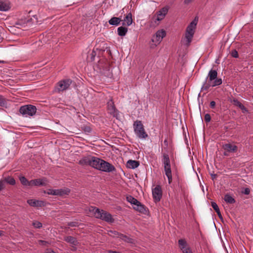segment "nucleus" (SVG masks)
Wrapping results in <instances>:
<instances>
[{
    "mask_svg": "<svg viewBox=\"0 0 253 253\" xmlns=\"http://www.w3.org/2000/svg\"><path fill=\"white\" fill-rule=\"evenodd\" d=\"M250 190L249 188H246L244 190V193L246 195H248L250 194Z\"/></svg>",
    "mask_w": 253,
    "mask_h": 253,
    "instance_id": "de8ad7c7",
    "label": "nucleus"
},
{
    "mask_svg": "<svg viewBox=\"0 0 253 253\" xmlns=\"http://www.w3.org/2000/svg\"><path fill=\"white\" fill-rule=\"evenodd\" d=\"M240 108L242 110L243 113L248 112L247 109L243 105L240 106Z\"/></svg>",
    "mask_w": 253,
    "mask_h": 253,
    "instance_id": "a18cd8bd",
    "label": "nucleus"
},
{
    "mask_svg": "<svg viewBox=\"0 0 253 253\" xmlns=\"http://www.w3.org/2000/svg\"><path fill=\"white\" fill-rule=\"evenodd\" d=\"M0 106L3 107H7V100L3 97V96L0 95Z\"/></svg>",
    "mask_w": 253,
    "mask_h": 253,
    "instance_id": "2f4dec72",
    "label": "nucleus"
},
{
    "mask_svg": "<svg viewBox=\"0 0 253 253\" xmlns=\"http://www.w3.org/2000/svg\"><path fill=\"white\" fill-rule=\"evenodd\" d=\"M45 193L48 195H56V189H48Z\"/></svg>",
    "mask_w": 253,
    "mask_h": 253,
    "instance_id": "e433bc0d",
    "label": "nucleus"
},
{
    "mask_svg": "<svg viewBox=\"0 0 253 253\" xmlns=\"http://www.w3.org/2000/svg\"><path fill=\"white\" fill-rule=\"evenodd\" d=\"M211 207H212V208L214 209V210L217 213L219 218L220 219H222V216L221 213L217 205L216 204V203L214 202H212L211 203Z\"/></svg>",
    "mask_w": 253,
    "mask_h": 253,
    "instance_id": "bb28decb",
    "label": "nucleus"
},
{
    "mask_svg": "<svg viewBox=\"0 0 253 253\" xmlns=\"http://www.w3.org/2000/svg\"><path fill=\"white\" fill-rule=\"evenodd\" d=\"M169 8L167 7H164L160 9L157 12V17L156 18V20L159 21L162 20L164 18L165 15L168 13Z\"/></svg>",
    "mask_w": 253,
    "mask_h": 253,
    "instance_id": "f3484780",
    "label": "nucleus"
},
{
    "mask_svg": "<svg viewBox=\"0 0 253 253\" xmlns=\"http://www.w3.org/2000/svg\"><path fill=\"white\" fill-rule=\"evenodd\" d=\"M92 156L88 155L83 157L79 162V164L82 166H90Z\"/></svg>",
    "mask_w": 253,
    "mask_h": 253,
    "instance_id": "dca6fc26",
    "label": "nucleus"
},
{
    "mask_svg": "<svg viewBox=\"0 0 253 253\" xmlns=\"http://www.w3.org/2000/svg\"><path fill=\"white\" fill-rule=\"evenodd\" d=\"M231 56L234 58L238 57V53L236 50L234 49L232 50L231 52Z\"/></svg>",
    "mask_w": 253,
    "mask_h": 253,
    "instance_id": "58836bf2",
    "label": "nucleus"
},
{
    "mask_svg": "<svg viewBox=\"0 0 253 253\" xmlns=\"http://www.w3.org/2000/svg\"><path fill=\"white\" fill-rule=\"evenodd\" d=\"M20 180L21 183L23 185H26V186H31V184H30V181H28V180L26 179V178L24 176L21 177L20 178Z\"/></svg>",
    "mask_w": 253,
    "mask_h": 253,
    "instance_id": "473e14b6",
    "label": "nucleus"
},
{
    "mask_svg": "<svg viewBox=\"0 0 253 253\" xmlns=\"http://www.w3.org/2000/svg\"><path fill=\"white\" fill-rule=\"evenodd\" d=\"M110 235L113 236L114 237H116L118 238H120L121 233H119L116 231H109Z\"/></svg>",
    "mask_w": 253,
    "mask_h": 253,
    "instance_id": "f704fd0d",
    "label": "nucleus"
},
{
    "mask_svg": "<svg viewBox=\"0 0 253 253\" xmlns=\"http://www.w3.org/2000/svg\"><path fill=\"white\" fill-rule=\"evenodd\" d=\"M152 195L155 202L160 201L162 196V191L160 185H157L155 188L152 190Z\"/></svg>",
    "mask_w": 253,
    "mask_h": 253,
    "instance_id": "9d476101",
    "label": "nucleus"
},
{
    "mask_svg": "<svg viewBox=\"0 0 253 253\" xmlns=\"http://www.w3.org/2000/svg\"><path fill=\"white\" fill-rule=\"evenodd\" d=\"M166 35V33L165 30H159L156 32L155 35L153 36L152 41L153 42H155L156 44H159Z\"/></svg>",
    "mask_w": 253,
    "mask_h": 253,
    "instance_id": "9b49d317",
    "label": "nucleus"
},
{
    "mask_svg": "<svg viewBox=\"0 0 253 253\" xmlns=\"http://www.w3.org/2000/svg\"><path fill=\"white\" fill-rule=\"evenodd\" d=\"M178 242L179 248L183 253H193L185 239H181L178 240Z\"/></svg>",
    "mask_w": 253,
    "mask_h": 253,
    "instance_id": "1a4fd4ad",
    "label": "nucleus"
},
{
    "mask_svg": "<svg viewBox=\"0 0 253 253\" xmlns=\"http://www.w3.org/2000/svg\"><path fill=\"white\" fill-rule=\"evenodd\" d=\"M37 108L35 106L27 105L22 106L20 108L19 112L25 117L33 116L35 115Z\"/></svg>",
    "mask_w": 253,
    "mask_h": 253,
    "instance_id": "0eeeda50",
    "label": "nucleus"
},
{
    "mask_svg": "<svg viewBox=\"0 0 253 253\" xmlns=\"http://www.w3.org/2000/svg\"><path fill=\"white\" fill-rule=\"evenodd\" d=\"M64 240L74 246H76L78 244V242L76 238L72 236H66L64 237Z\"/></svg>",
    "mask_w": 253,
    "mask_h": 253,
    "instance_id": "4be33fe9",
    "label": "nucleus"
},
{
    "mask_svg": "<svg viewBox=\"0 0 253 253\" xmlns=\"http://www.w3.org/2000/svg\"><path fill=\"white\" fill-rule=\"evenodd\" d=\"M91 160L90 167L98 170L100 164L101 163L102 159L96 157L92 156Z\"/></svg>",
    "mask_w": 253,
    "mask_h": 253,
    "instance_id": "2eb2a0df",
    "label": "nucleus"
},
{
    "mask_svg": "<svg viewBox=\"0 0 253 253\" xmlns=\"http://www.w3.org/2000/svg\"><path fill=\"white\" fill-rule=\"evenodd\" d=\"M39 242L40 245L42 246H46L47 244H48V242L43 240H39Z\"/></svg>",
    "mask_w": 253,
    "mask_h": 253,
    "instance_id": "37998d69",
    "label": "nucleus"
},
{
    "mask_svg": "<svg viewBox=\"0 0 253 253\" xmlns=\"http://www.w3.org/2000/svg\"><path fill=\"white\" fill-rule=\"evenodd\" d=\"M223 148L228 153H234L237 151V146L230 143L225 144L223 145Z\"/></svg>",
    "mask_w": 253,
    "mask_h": 253,
    "instance_id": "a211bd4d",
    "label": "nucleus"
},
{
    "mask_svg": "<svg viewBox=\"0 0 253 253\" xmlns=\"http://www.w3.org/2000/svg\"><path fill=\"white\" fill-rule=\"evenodd\" d=\"M78 223L76 222H70L68 223V225L71 227H76L77 226Z\"/></svg>",
    "mask_w": 253,
    "mask_h": 253,
    "instance_id": "79ce46f5",
    "label": "nucleus"
},
{
    "mask_svg": "<svg viewBox=\"0 0 253 253\" xmlns=\"http://www.w3.org/2000/svg\"><path fill=\"white\" fill-rule=\"evenodd\" d=\"M134 131L137 136L140 139H146L148 134L146 132L144 126L140 121H136L133 124Z\"/></svg>",
    "mask_w": 253,
    "mask_h": 253,
    "instance_id": "39448f33",
    "label": "nucleus"
},
{
    "mask_svg": "<svg viewBox=\"0 0 253 253\" xmlns=\"http://www.w3.org/2000/svg\"><path fill=\"white\" fill-rule=\"evenodd\" d=\"M47 184V180L45 178H39L31 180L30 181L31 186H44Z\"/></svg>",
    "mask_w": 253,
    "mask_h": 253,
    "instance_id": "4468645a",
    "label": "nucleus"
},
{
    "mask_svg": "<svg viewBox=\"0 0 253 253\" xmlns=\"http://www.w3.org/2000/svg\"><path fill=\"white\" fill-rule=\"evenodd\" d=\"M117 31L118 34L120 36H125L127 32V28L123 26L119 27L117 29Z\"/></svg>",
    "mask_w": 253,
    "mask_h": 253,
    "instance_id": "a878e982",
    "label": "nucleus"
},
{
    "mask_svg": "<svg viewBox=\"0 0 253 253\" xmlns=\"http://www.w3.org/2000/svg\"><path fill=\"white\" fill-rule=\"evenodd\" d=\"M5 187V181L4 180H0V190H3Z\"/></svg>",
    "mask_w": 253,
    "mask_h": 253,
    "instance_id": "a19ab883",
    "label": "nucleus"
},
{
    "mask_svg": "<svg viewBox=\"0 0 253 253\" xmlns=\"http://www.w3.org/2000/svg\"><path fill=\"white\" fill-rule=\"evenodd\" d=\"M205 121L206 122H210L211 120V116L210 114H206L205 115Z\"/></svg>",
    "mask_w": 253,
    "mask_h": 253,
    "instance_id": "ea45409f",
    "label": "nucleus"
},
{
    "mask_svg": "<svg viewBox=\"0 0 253 253\" xmlns=\"http://www.w3.org/2000/svg\"><path fill=\"white\" fill-rule=\"evenodd\" d=\"M228 152H226V151H225L224 153V156H228V154H227V153Z\"/></svg>",
    "mask_w": 253,
    "mask_h": 253,
    "instance_id": "864d4df0",
    "label": "nucleus"
},
{
    "mask_svg": "<svg viewBox=\"0 0 253 253\" xmlns=\"http://www.w3.org/2000/svg\"><path fill=\"white\" fill-rule=\"evenodd\" d=\"M120 238L121 239L124 241L127 242L128 243L132 244L134 243L133 239H132V238H130V237L126 236V235L122 234H121Z\"/></svg>",
    "mask_w": 253,
    "mask_h": 253,
    "instance_id": "c756f323",
    "label": "nucleus"
},
{
    "mask_svg": "<svg viewBox=\"0 0 253 253\" xmlns=\"http://www.w3.org/2000/svg\"><path fill=\"white\" fill-rule=\"evenodd\" d=\"M193 0H184V3L185 4H189V3L191 2Z\"/></svg>",
    "mask_w": 253,
    "mask_h": 253,
    "instance_id": "09e8293b",
    "label": "nucleus"
},
{
    "mask_svg": "<svg viewBox=\"0 0 253 253\" xmlns=\"http://www.w3.org/2000/svg\"><path fill=\"white\" fill-rule=\"evenodd\" d=\"M222 80L217 77V72L216 70L211 69L208 73V76L204 83L201 91L208 90L211 87H214L221 84Z\"/></svg>",
    "mask_w": 253,
    "mask_h": 253,
    "instance_id": "f257e3e1",
    "label": "nucleus"
},
{
    "mask_svg": "<svg viewBox=\"0 0 253 253\" xmlns=\"http://www.w3.org/2000/svg\"><path fill=\"white\" fill-rule=\"evenodd\" d=\"M46 253H56L53 251H48L46 252Z\"/></svg>",
    "mask_w": 253,
    "mask_h": 253,
    "instance_id": "3c124183",
    "label": "nucleus"
},
{
    "mask_svg": "<svg viewBox=\"0 0 253 253\" xmlns=\"http://www.w3.org/2000/svg\"><path fill=\"white\" fill-rule=\"evenodd\" d=\"M121 21V18L113 17L109 20L108 22L111 25L118 26L120 24Z\"/></svg>",
    "mask_w": 253,
    "mask_h": 253,
    "instance_id": "393cba45",
    "label": "nucleus"
},
{
    "mask_svg": "<svg viewBox=\"0 0 253 253\" xmlns=\"http://www.w3.org/2000/svg\"><path fill=\"white\" fill-rule=\"evenodd\" d=\"M126 200L128 202L131 204L134 205L137 203H139V202L135 198L131 196H128L126 197Z\"/></svg>",
    "mask_w": 253,
    "mask_h": 253,
    "instance_id": "7c9ffc66",
    "label": "nucleus"
},
{
    "mask_svg": "<svg viewBox=\"0 0 253 253\" xmlns=\"http://www.w3.org/2000/svg\"><path fill=\"white\" fill-rule=\"evenodd\" d=\"M70 192V190L68 188L56 189V196H63L68 195Z\"/></svg>",
    "mask_w": 253,
    "mask_h": 253,
    "instance_id": "5701e85b",
    "label": "nucleus"
},
{
    "mask_svg": "<svg viewBox=\"0 0 253 253\" xmlns=\"http://www.w3.org/2000/svg\"><path fill=\"white\" fill-rule=\"evenodd\" d=\"M107 111L112 116L115 117L117 116V110L115 107L114 103L112 99H110L107 102Z\"/></svg>",
    "mask_w": 253,
    "mask_h": 253,
    "instance_id": "f8f14e48",
    "label": "nucleus"
},
{
    "mask_svg": "<svg viewBox=\"0 0 253 253\" xmlns=\"http://www.w3.org/2000/svg\"><path fill=\"white\" fill-rule=\"evenodd\" d=\"M2 235V231L0 230V236Z\"/></svg>",
    "mask_w": 253,
    "mask_h": 253,
    "instance_id": "5fc2aeb1",
    "label": "nucleus"
},
{
    "mask_svg": "<svg viewBox=\"0 0 253 253\" xmlns=\"http://www.w3.org/2000/svg\"><path fill=\"white\" fill-rule=\"evenodd\" d=\"M215 102L214 101H212L210 102V107L211 108H214L215 106Z\"/></svg>",
    "mask_w": 253,
    "mask_h": 253,
    "instance_id": "49530a36",
    "label": "nucleus"
},
{
    "mask_svg": "<svg viewBox=\"0 0 253 253\" xmlns=\"http://www.w3.org/2000/svg\"><path fill=\"white\" fill-rule=\"evenodd\" d=\"M33 225L36 228H40L42 227V224L40 222L35 221L33 222Z\"/></svg>",
    "mask_w": 253,
    "mask_h": 253,
    "instance_id": "4c0bfd02",
    "label": "nucleus"
},
{
    "mask_svg": "<svg viewBox=\"0 0 253 253\" xmlns=\"http://www.w3.org/2000/svg\"><path fill=\"white\" fill-rule=\"evenodd\" d=\"M72 83V80L70 79H63L59 81L55 87V91L58 92L65 91L69 88Z\"/></svg>",
    "mask_w": 253,
    "mask_h": 253,
    "instance_id": "423d86ee",
    "label": "nucleus"
},
{
    "mask_svg": "<svg viewBox=\"0 0 253 253\" xmlns=\"http://www.w3.org/2000/svg\"><path fill=\"white\" fill-rule=\"evenodd\" d=\"M164 145L163 149L167 152L171 147V142L170 140L166 138L164 141Z\"/></svg>",
    "mask_w": 253,
    "mask_h": 253,
    "instance_id": "cd10ccee",
    "label": "nucleus"
},
{
    "mask_svg": "<svg viewBox=\"0 0 253 253\" xmlns=\"http://www.w3.org/2000/svg\"><path fill=\"white\" fill-rule=\"evenodd\" d=\"M27 203L31 207L37 208L43 207L46 205L45 201L35 199L28 200Z\"/></svg>",
    "mask_w": 253,
    "mask_h": 253,
    "instance_id": "ddd939ff",
    "label": "nucleus"
},
{
    "mask_svg": "<svg viewBox=\"0 0 253 253\" xmlns=\"http://www.w3.org/2000/svg\"><path fill=\"white\" fill-rule=\"evenodd\" d=\"M84 131L87 133H90L91 131V129L89 126H85L84 127Z\"/></svg>",
    "mask_w": 253,
    "mask_h": 253,
    "instance_id": "c03bdc74",
    "label": "nucleus"
},
{
    "mask_svg": "<svg viewBox=\"0 0 253 253\" xmlns=\"http://www.w3.org/2000/svg\"><path fill=\"white\" fill-rule=\"evenodd\" d=\"M139 166V162L137 161L129 160L127 162V168L131 169H134Z\"/></svg>",
    "mask_w": 253,
    "mask_h": 253,
    "instance_id": "aec40b11",
    "label": "nucleus"
},
{
    "mask_svg": "<svg viewBox=\"0 0 253 253\" xmlns=\"http://www.w3.org/2000/svg\"><path fill=\"white\" fill-rule=\"evenodd\" d=\"M100 164L98 169L99 170L107 172H110L116 170V168L113 165L103 160H102L101 163Z\"/></svg>",
    "mask_w": 253,
    "mask_h": 253,
    "instance_id": "6e6552de",
    "label": "nucleus"
},
{
    "mask_svg": "<svg viewBox=\"0 0 253 253\" xmlns=\"http://www.w3.org/2000/svg\"><path fill=\"white\" fill-rule=\"evenodd\" d=\"M231 102L233 103V104L236 106H238V107H240V106H241L243 104L240 102H239L237 99H233L232 101H231Z\"/></svg>",
    "mask_w": 253,
    "mask_h": 253,
    "instance_id": "c9c22d12",
    "label": "nucleus"
},
{
    "mask_svg": "<svg viewBox=\"0 0 253 253\" xmlns=\"http://www.w3.org/2000/svg\"><path fill=\"white\" fill-rule=\"evenodd\" d=\"M197 24V21L195 19L189 24L186 28L185 38L186 42V44L187 45H189L192 41Z\"/></svg>",
    "mask_w": 253,
    "mask_h": 253,
    "instance_id": "20e7f679",
    "label": "nucleus"
},
{
    "mask_svg": "<svg viewBox=\"0 0 253 253\" xmlns=\"http://www.w3.org/2000/svg\"><path fill=\"white\" fill-rule=\"evenodd\" d=\"M162 162L164 165L165 174L168 177L169 183L170 184L172 179L170 162L169 155L166 152L162 153Z\"/></svg>",
    "mask_w": 253,
    "mask_h": 253,
    "instance_id": "7ed1b4c3",
    "label": "nucleus"
},
{
    "mask_svg": "<svg viewBox=\"0 0 253 253\" xmlns=\"http://www.w3.org/2000/svg\"><path fill=\"white\" fill-rule=\"evenodd\" d=\"M216 174H211V178L212 180L214 179L215 178H216Z\"/></svg>",
    "mask_w": 253,
    "mask_h": 253,
    "instance_id": "8fccbe9b",
    "label": "nucleus"
},
{
    "mask_svg": "<svg viewBox=\"0 0 253 253\" xmlns=\"http://www.w3.org/2000/svg\"><path fill=\"white\" fill-rule=\"evenodd\" d=\"M10 8V3L8 1H0V11H6Z\"/></svg>",
    "mask_w": 253,
    "mask_h": 253,
    "instance_id": "b1692460",
    "label": "nucleus"
},
{
    "mask_svg": "<svg viewBox=\"0 0 253 253\" xmlns=\"http://www.w3.org/2000/svg\"><path fill=\"white\" fill-rule=\"evenodd\" d=\"M109 253H118V252H116V251H110L109 252Z\"/></svg>",
    "mask_w": 253,
    "mask_h": 253,
    "instance_id": "603ef678",
    "label": "nucleus"
},
{
    "mask_svg": "<svg viewBox=\"0 0 253 253\" xmlns=\"http://www.w3.org/2000/svg\"><path fill=\"white\" fill-rule=\"evenodd\" d=\"M133 209L142 213L146 214L147 212L146 208L140 202L139 203H137L136 205H133Z\"/></svg>",
    "mask_w": 253,
    "mask_h": 253,
    "instance_id": "6ab92c4d",
    "label": "nucleus"
},
{
    "mask_svg": "<svg viewBox=\"0 0 253 253\" xmlns=\"http://www.w3.org/2000/svg\"><path fill=\"white\" fill-rule=\"evenodd\" d=\"M132 23V14L130 12L127 14L124 18L123 25L130 26Z\"/></svg>",
    "mask_w": 253,
    "mask_h": 253,
    "instance_id": "412c9836",
    "label": "nucleus"
},
{
    "mask_svg": "<svg viewBox=\"0 0 253 253\" xmlns=\"http://www.w3.org/2000/svg\"><path fill=\"white\" fill-rule=\"evenodd\" d=\"M89 211L96 218L109 223H112L114 221L111 214L104 210H100L96 207H90L89 208Z\"/></svg>",
    "mask_w": 253,
    "mask_h": 253,
    "instance_id": "f03ea898",
    "label": "nucleus"
},
{
    "mask_svg": "<svg viewBox=\"0 0 253 253\" xmlns=\"http://www.w3.org/2000/svg\"><path fill=\"white\" fill-rule=\"evenodd\" d=\"M5 181H6L7 183L14 185L15 184V180L14 179V178L11 177H8L6 178L4 180Z\"/></svg>",
    "mask_w": 253,
    "mask_h": 253,
    "instance_id": "72a5a7b5",
    "label": "nucleus"
},
{
    "mask_svg": "<svg viewBox=\"0 0 253 253\" xmlns=\"http://www.w3.org/2000/svg\"><path fill=\"white\" fill-rule=\"evenodd\" d=\"M224 199L225 201L228 204H234L235 203V199L229 194H226Z\"/></svg>",
    "mask_w": 253,
    "mask_h": 253,
    "instance_id": "c85d7f7f",
    "label": "nucleus"
}]
</instances>
